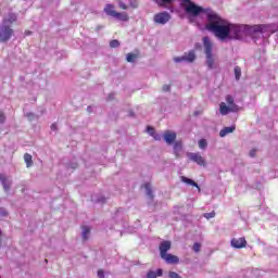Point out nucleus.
I'll use <instances>...</instances> for the list:
<instances>
[{
	"label": "nucleus",
	"mask_w": 278,
	"mask_h": 278,
	"mask_svg": "<svg viewBox=\"0 0 278 278\" xmlns=\"http://www.w3.org/2000/svg\"><path fill=\"white\" fill-rule=\"evenodd\" d=\"M266 30L264 25L249 26L244 24H231V22L220 17L218 14L211 13L208 15L207 31L214 34L218 40H242L245 36H262Z\"/></svg>",
	"instance_id": "nucleus-1"
},
{
	"label": "nucleus",
	"mask_w": 278,
	"mask_h": 278,
	"mask_svg": "<svg viewBox=\"0 0 278 278\" xmlns=\"http://www.w3.org/2000/svg\"><path fill=\"white\" fill-rule=\"evenodd\" d=\"M180 5L184 8L186 14L188 16L197 17L199 14L206 15V29L210 25V14H218L214 12L212 9H205L203 7L197 5V3L192 2L191 0H180Z\"/></svg>",
	"instance_id": "nucleus-2"
},
{
	"label": "nucleus",
	"mask_w": 278,
	"mask_h": 278,
	"mask_svg": "<svg viewBox=\"0 0 278 278\" xmlns=\"http://www.w3.org/2000/svg\"><path fill=\"white\" fill-rule=\"evenodd\" d=\"M16 21V14L9 13L5 18L2 22V27L0 29V42H8L10 38H12V35L14 34V30H12L11 26L12 23H15Z\"/></svg>",
	"instance_id": "nucleus-3"
},
{
	"label": "nucleus",
	"mask_w": 278,
	"mask_h": 278,
	"mask_svg": "<svg viewBox=\"0 0 278 278\" xmlns=\"http://www.w3.org/2000/svg\"><path fill=\"white\" fill-rule=\"evenodd\" d=\"M203 47L204 53L206 55V66L210 71L216 68V59L214 58V53L212 52L214 49V43L210 39V37H203Z\"/></svg>",
	"instance_id": "nucleus-4"
},
{
	"label": "nucleus",
	"mask_w": 278,
	"mask_h": 278,
	"mask_svg": "<svg viewBox=\"0 0 278 278\" xmlns=\"http://www.w3.org/2000/svg\"><path fill=\"white\" fill-rule=\"evenodd\" d=\"M168 21H170V13H168L166 11L156 13L153 17V22L156 25H166V23H168Z\"/></svg>",
	"instance_id": "nucleus-5"
},
{
	"label": "nucleus",
	"mask_w": 278,
	"mask_h": 278,
	"mask_svg": "<svg viewBox=\"0 0 278 278\" xmlns=\"http://www.w3.org/2000/svg\"><path fill=\"white\" fill-rule=\"evenodd\" d=\"M187 157H189V160L191 162H194L195 164H198V166H205V159L201 155V153H194V152H188L187 153Z\"/></svg>",
	"instance_id": "nucleus-6"
},
{
	"label": "nucleus",
	"mask_w": 278,
	"mask_h": 278,
	"mask_svg": "<svg viewBox=\"0 0 278 278\" xmlns=\"http://www.w3.org/2000/svg\"><path fill=\"white\" fill-rule=\"evenodd\" d=\"M230 244L233 249H244V247H247V239H244V237L233 238L231 239Z\"/></svg>",
	"instance_id": "nucleus-7"
},
{
	"label": "nucleus",
	"mask_w": 278,
	"mask_h": 278,
	"mask_svg": "<svg viewBox=\"0 0 278 278\" xmlns=\"http://www.w3.org/2000/svg\"><path fill=\"white\" fill-rule=\"evenodd\" d=\"M0 181L2 184L4 192H10L12 186V179H10L5 174H0Z\"/></svg>",
	"instance_id": "nucleus-8"
},
{
	"label": "nucleus",
	"mask_w": 278,
	"mask_h": 278,
	"mask_svg": "<svg viewBox=\"0 0 278 278\" xmlns=\"http://www.w3.org/2000/svg\"><path fill=\"white\" fill-rule=\"evenodd\" d=\"M170 247H172L170 241H162L160 243L159 250H160L161 257H164L165 255L168 254V251H170Z\"/></svg>",
	"instance_id": "nucleus-9"
},
{
	"label": "nucleus",
	"mask_w": 278,
	"mask_h": 278,
	"mask_svg": "<svg viewBox=\"0 0 278 278\" xmlns=\"http://www.w3.org/2000/svg\"><path fill=\"white\" fill-rule=\"evenodd\" d=\"M166 144H173L177 140V134L175 131L166 130L163 135Z\"/></svg>",
	"instance_id": "nucleus-10"
},
{
	"label": "nucleus",
	"mask_w": 278,
	"mask_h": 278,
	"mask_svg": "<svg viewBox=\"0 0 278 278\" xmlns=\"http://www.w3.org/2000/svg\"><path fill=\"white\" fill-rule=\"evenodd\" d=\"M162 260H164L166 264H179V257L173 254H165L162 256Z\"/></svg>",
	"instance_id": "nucleus-11"
},
{
	"label": "nucleus",
	"mask_w": 278,
	"mask_h": 278,
	"mask_svg": "<svg viewBox=\"0 0 278 278\" xmlns=\"http://www.w3.org/2000/svg\"><path fill=\"white\" fill-rule=\"evenodd\" d=\"M182 184H187V186H193L194 188H198V191L201 192V187H199V184H197L194 180L186 177V176H181L180 177Z\"/></svg>",
	"instance_id": "nucleus-12"
},
{
	"label": "nucleus",
	"mask_w": 278,
	"mask_h": 278,
	"mask_svg": "<svg viewBox=\"0 0 278 278\" xmlns=\"http://www.w3.org/2000/svg\"><path fill=\"white\" fill-rule=\"evenodd\" d=\"M182 149H184V143H181V141H176L174 143V154L176 157H180Z\"/></svg>",
	"instance_id": "nucleus-13"
},
{
	"label": "nucleus",
	"mask_w": 278,
	"mask_h": 278,
	"mask_svg": "<svg viewBox=\"0 0 278 278\" xmlns=\"http://www.w3.org/2000/svg\"><path fill=\"white\" fill-rule=\"evenodd\" d=\"M233 131H236V126H228L219 131V136L220 138H225V136L228 134H233Z\"/></svg>",
	"instance_id": "nucleus-14"
},
{
	"label": "nucleus",
	"mask_w": 278,
	"mask_h": 278,
	"mask_svg": "<svg viewBox=\"0 0 278 278\" xmlns=\"http://www.w3.org/2000/svg\"><path fill=\"white\" fill-rule=\"evenodd\" d=\"M184 58L185 62L192 63L194 62V60H197V54L194 53V51H189L188 53L184 54Z\"/></svg>",
	"instance_id": "nucleus-15"
},
{
	"label": "nucleus",
	"mask_w": 278,
	"mask_h": 278,
	"mask_svg": "<svg viewBox=\"0 0 278 278\" xmlns=\"http://www.w3.org/2000/svg\"><path fill=\"white\" fill-rule=\"evenodd\" d=\"M219 112H220L222 116H227V114H229V112H231V108L227 106V104H225V102H222L219 104Z\"/></svg>",
	"instance_id": "nucleus-16"
},
{
	"label": "nucleus",
	"mask_w": 278,
	"mask_h": 278,
	"mask_svg": "<svg viewBox=\"0 0 278 278\" xmlns=\"http://www.w3.org/2000/svg\"><path fill=\"white\" fill-rule=\"evenodd\" d=\"M113 18H116L117 21H122L124 23L129 21V16L125 12H123V13L116 12L115 16H113Z\"/></svg>",
	"instance_id": "nucleus-17"
},
{
	"label": "nucleus",
	"mask_w": 278,
	"mask_h": 278,
	"mask_svg": "<svg viewBox=\"0 0 278 278\" xmlns=\"http://www.w3.org/2000/svg\"><path fill=\"white\" fill-rule=\"evenodd\" d=\"M104 12L105 14H108V16H112L114 18L116 11L114 10L113 4H106L104 8Z\"/></svg>",
	"instance_id": "nucleus-18"
},
{
	"label": "nucleus",
	"mask_w": 278,
	"mask_h": 278,
	"mask_svg": "<svg viewBox=\"0 0 278 278\" xmlns=\"http://www.w3.org/2000/svg\"><path fill=\"white\" fill-rule=\"evenodd\" d=\"M24 161H25V164H26L27 168H31V166H34V161H33L31 155L29 153L24 154Z\"/></svg>",
	"instance_id": "nucleus-19"
},
{
	"label": "nucleus",
	"mask_w": 278,
	"mask_h": 278,
	"mask_svg": "<svg viewBox=\"0 0 278 278\" xmlns=\"http://www.w3.org/2000/svg\"><path fill=\"white\" fill-rule=\"evenodd\" d=\"M162 269H157L156 271L150 270L147 274V278H157V277H162Z\"/></svg>",
	"instance_id": "nucleus-20"
},
{
	"label": "nucleus",
	"mask_w": 278,
	"mask_h": 278,
	"mask_svg": "<svg viewBox=\"0 0 278 278\" xmlns=\"http://www.w3.org/2000/svg\"><path fill=\"white\" fill-rule=\"evenodd\" d=\"M83 240H88V236H90V227L88 226H83Z\"/></svg>",
	"instance_id": "nucleus-21"
},
{
	"label": "nucleus",
	"mask_w": 278,
	"mask_h": 278,
	"mask_svg": "<svg viewBox=\"0 0 278 278\" xmlns=\"http://www.w3.org/2000/svg\"><path fill=\"white\" fill-rule=\"evenodd\" d=\"M241 76H242V70L240 68V66H236L235 67V77H236L237 81H240Z\"/></svg>",
	"instance_id": "nucleus-22"
},
{
	"label": "nucleus",
	"mask_w": 278,
	"mask_h": 278,
	"mask_svg": "<svg viewBox=\"0 0 278 278\" xmlns=\"http://www.w3.org/2000/svg\"><path fill=\"white\" fill-rule=\"evenodd\" d=\"M198 144H199V149H202V150L207 149V140L205 139H200Z\"/></svg>",
	"instance_id": "nucleus-23"
},
{
	"label": "nucleus",
	"mask_w": 278,
	"mask_h": 278,
	"mask_svg": "<svg viewBox=\"0 0 278 278\" xmlns=\"http://www.w3.org/2000/svg\"><path fill=\"white\" fill-rule=\"evenodd\" d=\"M144 188H146V192L150 197V199H153V191H151V184L147 182L144 185Z\"/></svg>",
	"instance_id": "nucleus-24"
},
{
	"label": "nucleus",
	"mask_w": 278,
	"mask_h": 278,
	"mask_svg": "<svg viewBox=\"0 0 278 278\" xmlns=\"http://www.w3.org/2000/svg\"><path fill=\"white\" fill-rule=\"evenodd\" d=\"M137 58H138V56H137L136 54H134V53H128V54L126 55L127 62H130V63L136 62V59H137Z\"/></svg>",
	"instance_id": "nucleus-25"
},
{
	"label": "nucleus",
	"mask_w": 278,
	"mask_h": 278,
	"mask_svg": "<svg viewBox=\"0 0 278 278\" xmlns=\"http://www.w3.org/2000/svg\"><path fill=\"white\" fill-rule=\"evenodd\" d=\"M110 47L112 49H116L117 47H121V42H118V40L114 39L110 42Z\"/></svg>",
	"instance_id": "nucleus-26"
},
{
	"label": "nucleus",
	"mask_w": 278,
	"mask_h": 278,
	"mask_svg": "<svg viewBox=\"0 0 278 278\" xmlns=\"http://www.w3.org/2000/svg\"><path fill=\"white\" fill-rule=\"evenodd\" d=\"M174 62L176 63V64H179V63H181V62H186V60H185V56L182 55V56H176V58H174Z\"/></svg>",
	"instance_id": "nucleus-27"
},
{
	"label": "nucleus",
	"mask_w": 278,
	"mask_h": 278,
	"mask_svg": "<svg viewBox=\"0 0 278 278\" xmlns=\"http://www.w3.org/2000/svg\"><path fill=\"white\" fill-rule=\"evenodd\" d=\"M25 116H27L28 121H36L37 116L34 113H25Z\"/></svg>",
	"instance_id": "nucleus-28"
},
{
	"label": "nucleus",
	"mask_w": 278,
	"mask_h": 278,
	"mask_svg": "<svg viewBox=\"0 0 278 278\" xmlns=\"http://www.w3.org/2000/svg\"><path fill=\"white\" fill-rule=\"evenodd\" d=\"M193 251H194V253H199V251H201V243L195 242L193 244Z\"/></svg>",
	"instance_id": "nucleus-29"
},
{
	"label": "nucleus",
	"mask_w": 278,
	"mask_h": 278,
	"mask_svg": "<svg viewBox=\"0 0 278 278\" xmlns=\"http://www.w3.org/2000/svg\"><path fill=\"white\" fill-rule=\"evenodd\" d=\"M214 216H216V213H214V212L204 214V218H206L207 220H210V218H214Z\"/></svg>",
	"instance_id": "nucleus-30"
},
{
	"label": "nucleus",
	"mask_w": 278,
	"mask_h": 278,
	"mask_svg": "<svg viewBox=\"0 0 278 278\" xmlns=\"http://www.w3.org/2000/svg\"><path fill=\"white\" fill-rule=\"evenodd\" d=\"M226 102L228 103V105H233V97L227 96Z\"/></svg>",
	"instance_id": "nucleus-31"
},
{
	"label": "nucleus",
	"mask_w": 278,
	"mask_h": 278,
	"mask_svg": "<svg viewBox=\"0 0 278 278\" xmlns=\"http://www.w3.org/2000/svg\"><path fill=\"white\" fill-rule=\"evenodd\" d=\"M147 131H148V134H149L150 136H154V135H155V129H153V127H151V126H149V127L147 128Z\"/></svg>",
	"instance_id": "nucleus-32"
},
{
	"label": "nucleus",
	"mask_w": 278,
	"mask_h": 278,
	"mask_svg": "<svg viewBox=\"0 0 278 278\" xmlns=\"http://www.w3.org/2000/svg\"><path fill=\"white\" fill-rule=\"evenodd\" d=\"M5 123V114L0 111V124Z\"/></svg>",
	"instance_id": "nucleus-33"
},
{
	"label": "nucleus",
	"mask_w": 278,
	"mask_h": 278,
	"mask_svg": "<svg viewBox=\"0 0 278 278\" xmlns=\"http://www.w3.org/2000/svg\"><path fill=\"white\" fill-rule=\"evenodd\" d=\"M163 90L164 92H170V85H164Z\"/></svg>",
	"instance_id": "nucleus-34"
},
{
	"label": "nucleus",
	"mask_w": 278,
	"mask_h": 278,
	"mask_svg": "<svg viewBox=\"0 0 278 278\" xmlns=\"http://www.w3.org/2000/svg\"><path fill=\"white\" fill-rule=\"evenodd\" d=\"M98 277L99 278H105V274L103 273L102 269L98 270Z\"/></svg>",
	"instance_id": "nucleus-35"
},
{
	"label": "nucleus",
	"mask_w": 278,
	"mask_h": 278,
	"mask_svg": "<svg viewBox=\"0 0 278 278\" xmlns=\"http://www.w3.org/2000/svg\"><path fill=\"white\" fill-rule=\"evenodd\" d=\"M51 131H58V124H52L50 127Z\"/></svg>",
	"instance_id": "nucleus-36"
},
{
	"label": "nucleus",
	"mask_w": 278,
	"mask_h": 278,
	"mask_svg": "<svg viewBox=\"0 0 278 278\" xmlns=\"http://www.w3.org/2000/svg\"><path fill=\"white\" fill-rule=\"evenodd\" d=\"M0 216H8V211L0 208Z\"/></svg>",
	"instance_id": "nucleus-37"
},
{
	"label": "nucleus",
	"mask_w": 278,
	"mask_h": 278,
	"mask_svg": "<svg viewBox=\"0 0 278 278\" xmlns=\"http://www.w3.org/2000/svg\"><path fill=\"white\" fill-rule=\"evenodd\" d=\"M119 8L122 10H127V4H125V2H119Z\"/></svg>",
	"instance_id": "nucleus-38"
},
{
	"label": "nucleus",
	"mask_w": 278,
	"mask_h": 278,
	"mask_svg": "<svg viewBox=\"0 0 278 278\" xmlns=\"http://www.w3.org/2000/svg\"><path fill=\"white\" fill-rule=\"evenodd\" d=\"M255 153H257V150L253 149L250 151V157H255Z\"/></svg>",
	"instance_id": "nucleus-39"
},
{
	"label": "nucleus",
	"mask_w": 278,
	"mask_h": 278,
	"mask_svg": "<svg viewBox=\"0 0 278 278\" xmlns=\"http://www.w3.org/2000/svg\"><path fill=\"white\" fill-rule=\"evenodd\" d=\"M68 168H73V169L77 168V163H71L68 165Z\"/></svg>",
	"instance_id": "nucleus-40"
},
{
	"label": "nucleus",
	"mask_w": 278,
	"mask_h": 278,
	"mask_svg": "<svg viewBox=\"0 0 278 278\" xmlns=\"http://www.w3.org/2000/svg\"><path fill=\"white\" fill-rule=\"evenodd\" d=\"M97 202H98V203H105V198H99V199L97 200Z\"/></svg>",
	"instance_id": "nucleus-41"
},
{
	"label": "nucleus",
	"mask_w": 278,
	"mask_h": 278,
	"mask_svg": "<svg viewBox=\"0 0 278 278\" xmlns=\"http://www.w3.org/2000/svg\"><path fill=\"white\" fill-rule=\"evenodd\" d=\"M113 97H114V93H111V94L109 96V99H113Z\"/></svg>",
	"instance_id": "nucleus-42"
},
{
	"label": "nucleus",
	"mask_w": 278,
	"mask_h": 278,
	"mask_svg": "<svg viewBox=\"0 0 278 278\" xmlns=\"http://www.w3.org/2000/svg\"><path fill=\"white\" fill-rule=\"evenodd\" d=\"M87 110H88V112H91L92 108H91V106H88Z\"/></svg>",
	"instance_id": "nucleus-43"
},
{
	"label": "nucleus",
	"mask_w": 278,
	"mask_h": 278,
	"mask_svg": "<svg viewBox=\"0 0 278 278\" xmlns=\"http://www.w3.org/2000/svg\"><path fill=\"white\" fill-rule=\"evenodd\" d=\"M155 138V140H160V138H157V137H154Z\"/></svg>",
	"instance_id": "nucleus-44"
},
{
	"label": "nucleus",
	"mask_w": 278,
	"mask_h": 278,
	"mask_svg": "<svg viewBox=\"0 0 278 278\" xmlns=\"http://www.w3.org/2000/svg\"><path fill=\"white\" fill-rule=\"evenodd\" d=\"M26 36H29V33H26Z\"/></svg>",
	"instance_id": "nucleus-45"
}]
</instances>
